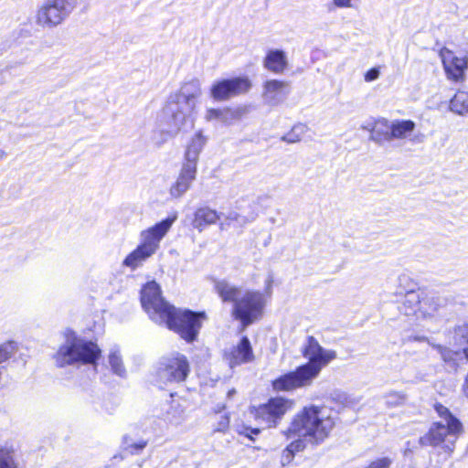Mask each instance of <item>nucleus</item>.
<instances>
[{"label":"nucleus","mask_w":468,"mask_h":468,"mask_svg":"<svg viewBox=\"0 0 468 468\" xmlns=\"http://www.w3.org/2000/svg\"><path fill=\"white\" fill-rule=\"evenodd\" d=\"M144 310L152 320L165 323L168 329L177 333L187 343L194 342L207 319L204 311L178 309L169 303L162 295L161 286L154 281L147 282L140 291Z\"/></svg>","instance_id":"f257e3e1"},{"label":"nucleus","mask_w":468,"mask_h":468,"mask_svg":"<svg viewBox=\"0 0 468 468\" xmlns=\"http://www.w3.org/2000/svg\"><path fill=\"white\" fill-rule=\"evenodd\" d=\"M201 95L200 82L192 79L185 82L180 90L171 94L159 116V128L170 136L193 128V112L197 100Z\"/></svg>","instance_id":"f03ea898"},{"label":"nucleus","mask_w":468,"mask_h":468,"mask_svg":"<svg viewBox=\"0 0 468 468\" xmlns=\"http://www.w3.org/2000/svg\"><path fill=\"white\" fill-rule=\"evenodd\" d=\"M303 356L308 359L307 363L272 381L271 386L275 391H291L310 386L322 368L336 357V353L324 349L314 336L310 335L303 348Z\"/></svg>","instance_id":"7ed1b4c3"},{"label":"nucleus","mask_w":468,"mask_h":468,"mask_svg":"<svg viewBox=\"0 0 468 468\" xmlns=\"http://www.w3.org/2000/svg\"><path fill=\"white\" fill-rule=\"evenodd\" d=\"M335 426L331 410L310 405L304 407L292 420L289 432L319 443L328 437Z\"/></svg>","instance_id":"20e7f679"},{"label":"nucleus","mask_w":468,"mask_h":468,"mask_svg":"<svg viewBox=\"0 0 468 468\" xmlns=\"http://www.w3.org/2000/svg\"><path fill=\"white\" fill-rule=\"evenodd\" d=\"M64 336V343L54 355L57 367L91 365L97 367L101 350L95 342L79 336L70 328L65 330Z\"/></svg>","instance_id":"39448f33"},{"label":"nucleus","mask_w":468,"mask_h":468,"mask_svg":"<svg viewBox=\"0 0 468 468\" xmlns=\"http://www.w3.org/2000/svg\"><path fill=\"white\" fill-rule=\"evenodd\" d=\"M190 373V364L187 357L180 353H173L162 356L154 366L152 383L160 388L168 385L179 384L186 380Z\"/></svg>","instance_id":"423d86ee"},{"label":"nucleus","mask_w":468,"mask_h":468,"mask_svg":"<svg viewBox=\"0 0 468 468\" xmlns=\"http://www.w3.org/2000/svg\"><path fill=\"white\" fill-rule=\"evenodd\" d=\"M265 304L266 299L262 292L247 291L238 298V290L236 289V320L240 322V332L261 320Z\"/></svg>","instance_id":"0eeeda50"},{"label":"nucleus","mask_w":468,"mask_h":468,"mask_svg":"<svg viewBox=\"0 0 468 468\" xmlns=\"http://www.w3.org/2000/svg\"><path fill=\"white\" fill-rule=\"evenodd\" d=\"M462 430L461 421H453V424L450 425L441 421L433 422L429 431L419 439V443L420 446L432 447L442 445L445 452H452Z\"/></svg>","instance_id":"6e6552de"},{"label":"nucleus","mask_w":468,"mask_h":468,"mask_svg":"<svg viewBox=\"0 0 468 468\" xmlns=\"http://www.w3.org/2000/svg\"><path fill=\"white\" fill-rule=\"evenodd\" d=\"M79 5V0H47L38 9L37 23L52 28L60 25Z\"/></svg>","instance_id":"1a4fd4ad"},{"label":"nucleus","mask_w":468,"mask_h":468,"mask_svg":"<svg viewBox=\"0 0 468 468\" xmlns=\"http://www.w3.org/2000/svg\"><path fill=\"white\" fill-rule=\"evenodd\" d=\"M293 405V400L283 397L271 398L266 403L254 408V416L268 428L276 427Z\"/></svg>","instance_id":"9d476101"},{"label":"nucleus","mask_w":468,"mask_h":468,"mask_svg":"<svg viewBox=\"0 0 468 468\" xmlns=\"http://www.w3.org/2000/svg\"><path fill=\"white\" fill-rule=\"evenodd\" d=\"M440 57L448 79L454 81H459L463 79L464 71L468 65L465 57L459 58L447 48L441 49Z\"/></svg>","instance_id":"9b49d317"},{"label":"nucleus","mask_w":468,"mask_h":468,"mask_svg":"<svg viewBox=\"0 0 468 468\" xmlns=\"http://www.w3.org/2000/svg\"><path fill=\"white\" fill-rule=\"evenodd\" d=\"M289 93V84L278 80H267L263 85L262 98L266 104L276 106L282 103Z\"/></svg>","instance_id":"f8f14e48"},{"label":"nucleus","mask_w":468,"mask_h":468,"mask_svg":"<svg viewBox=\"0 0 468 468\" xmlns=\"http://www.w3.org/2000/svg\"><path fill=\"white\" fill-rule=\"evenodd\" d=\"M197 169L191 165H184L181 168L176 181L170 187V195L174 198L181 197L189 188L192 182L196 179Z\"/></svg>","instance_id":"ddd939ff"},{"label":"nucleus","mask_w":468,"mask_h":468,"mask_svg":"<svg viewBox=\"0 0 468 468\" xmlns=\"http://www.w3.org/2000/svg\"><path fill=\"white\" fill-rule=\"evenodd\" d=\"M263 66L269 71L282 74L288 67L286 53L282 49H270L263 60Z\"/></svg>","instance_id":"4468645a"},{"label":"nucleus","mask_w":468,"mask_h":468,"mask_svg":"<svg viewBox=\"0 0 468 468\" xmlns=\"http://www.w3.org/2000/svg\"><path fill=\"white\" fill-rule=\"evenodd\" d=\"M370 132V139L376 143L390 141L391 122L385 118H379L363 126Z\"/></svg>","instance_id":"2eb2a0df"},{"label":"nucleus","mask_w":468,"mask_h":468,"mask_svg":"<svg viewBox=\"0 0 468 468\" xmlns=\"http://www.w3.org/2000/svg\"><path fill=\"white\" fill-rule=\"evenodd\" d=\"M421 303L420 292L415 291L413 285L406 292L399 311L406 316L416 314L417 312L421 314Z\"/></svg>","instance_id":"dca6fc26"},{"label":"nucleus","mask_w":468,"mask_h":468,"mask_svg":"<svg viewBox=\"0 0 468 468\" xmlns=\"http://www.w3.org/2000/svg\"><path fill=\"white\" fill-rule=\"evenodd\" d=\"M206 143V137L202 134L201 131H198L186 147L184 165H191L197 169L199 154Z\"/></svg>","instance_id":"f3484780"},{"label":"nucleus","mask_w":468,"mask_h":468,"mask_svg":"<svg viewBox=\"0 0 468 468\" xmlns=\"http://www.w3.org/2000/svg\"><path fill=\"white\" fill-rule=\"evenodd\" d=\"M218 218L219 217L216 210L208 207H201L195 211L191 224L194 229L201 232L207 226L216 223Z\"/></svg>","instance_id":"a211bd4d"},{"label":"nucleus","mask_w":468,"mask_h":468,"mask_svg":"<svg viewBox=\"0 0 468 468\" xmlns=\"http://www.w3.org/2000/svg\"><path fill=\"white\" fill-rule=\"evenodd\" d=\"M210 95L215 101H226L234 95V78L222 79L213 83Z\"/></svg>","instance_id":"6ab92c4d"},{"label":"nucleus","mask_w":468,"mask_h":468,"mask_svg":"<svg viewBox=\"0 0 468 468\" xmlns=\"http://www.w3.org/2000/svg\"><path fill=\"white\" fill-rule=\"evenodd\" d=\"M236 222H248L253 220L257 216V206L254 200L242 199L236 206Z\"/></svg>","instance_id":"aec40b11"},{"label":"nucleus","mask_w":468,"mask_h":468,"mask_svg":"<svg viewBox=\"0 0 468 468\" xmlns=\"http://www.w3.org/2000/svg\"><path fill=\"white\" fill-rule=\"evenodd\" d=\"M254 358L250 341L247 336H243L236 346V365L250 363Z\"/></svg>","instance_id":"412c9836"},{"label":"nucleus","mask_w":468,"mask_h":468,"mask_svg":"<svg viewBox=\"0 0 468 468\" xmlns=\"http://www.w3.org/2000/svg\"><path fill=\"white\" fill-rule=\"evenodd\" d=\"M452 335V344L462 349L468 360V323L456 325Z\"/></svg>","instance_id":"4be33fe9"},{"label":"nucleus","mask_w":468,"mask_h":468,"mask_svg":"<svg viewBox=\"0 0 468 468\" xmlns=\"http://www.w3.org/2000/svg\"><path fill=\"white\" fill-rule=\"evenodd\" d=\"M152 254L139 245L130 252L123 260L122 265L131 268L133 271L138 268L150 258Z\"/></svg>","instance_id":"5701e85b"},{"label":"nucleus","mask_w":468,"mask_h":468,"mask_svg":"<svg viewBox=\"0 0 468 468\" xmlns=\"http://www.w3.org/2000/svg\"><path fill=\"white\" fill-rule=\"evenodd\" d=\"M415 129V122L411 120H398L391 122L390 141L404 139Z\"/></svg>","instance_id":"b1692460"},{"label":"nucleus","mask_w":468,"mask_h":468,"mask_svg":"<svg viewBox=\"0 0 468 468\" xmlns=\"http://www.w3.org/2000/svg\"><path fill=\"white\" fill-rule=\"evenodd\" d=\"M452 112L463 115L468 113V88L459 90L450 101Z\"/></svg>","instance_id":"393cba45"},{"label":"nucleus","mask_w":468,"mask_h":468,"mask_svg":"<svg viewBox=\"0 0 468 468\" xmlns=\"http://www.w3.org/2000/svg\"><path fill=\"white\" fill-rule=\"evenodd\" d=\"M206 119L207 121H215L223 124H231L234 120V111L230 108L224 109H207L206 113Z\"/></svg>","instance_id":"a878e982"},{"label":"nucleus","mask_w":468,"mask_h":468,"mask_svg":"<svg viewBox=\"0 0 468 468\" xmlns=\"http://www.w3.org/2000/svg\"><path fill=\"white\" fill-rule=\"evenodd\" d=\"M215 288L223 303H230V315L234 317V286L225 280L217 281Z\"/></svg>","instance_id":"bb28decb"},{"label":"nucleus","mask_w":468,"mask_h":468,"mask_svg":"<svg viewBox=\"0 0 468 468\" xmlns=\"http://www.w3.org/2000/svg\"><path fill=\"white\" fill-rule=\"evenodd\" d=\"M177 219L176 213L166 217L161 221L155 223L153 227L149 228L147 230L151 232L154 236H155L159 240H161L165 234L169 231L174 222Z\"/></svg>","instance_id":"cd10ccee"},{"label":"nucleus","mask_w":468,"mask_h":468,"mask_svg":"<svg viewBox=\"0 0 468 468\" xmlns=\"http://www.w3.org/2000/svg\"><path fill=\"white\" fill-rule=\"evenodd\" d=\"M108 360H109L111 368L115 375H117L121 378L126 377V369L123 366L122 359L120 355L119 349H117V348L112 349L109 354Z\"/></svg>","instance_id":"c85d7f7f"},{"label":"nucleus","mask_w":468,"mask_h":468,"mask_svg":"<svg viewBox=\"0 0 468 468\" xmlns=\"http://www.w3.org/2000/svg\"><path fill=\"white\" fill-rule=\"evenodd\" d=\"M442 301L439 297H427L422 299L421 314L424 317L432 316L441 306Z\"/></svg>","instance_id":"c756f323"},{"label":"nucleus","mask_w":468,"mask_h":468,"mask_svg":"<svg viewBox=\"0 0 468 468\" xmlns=\"http://www.w3.org/2000/svg\"><path fill=\"white\" fill-rule=\"evenodd\" d=\"M146 446L147 441L140 440L138 441H133L128 435H124L122 438V447L130 454H139Z\"/></svg>","instance_id":"7c9ffc66"},{"label":"nucleus","mask_w":468,"mask_h":468,"mask_svg":"<svg viewBox=\"0 0 468 468\" xmlns=\"http://www.w3.org/2000/svg\"><path fill=\"white\" fill-rule=\"evenodd\" d=\"M308 131V128L303 123L295 124L292 130L282 137V140L288 143L293 144L302 140L303 135Z\"/></svg>","instance_id":"2f4dec72"},{"label":"nucleus","mask_w":468,"mask_h":468,"mask_svg":"<svg viewBox=\"0 0 468 468\" xmlns=\"http://www.w3.org/2000/svg\"><path fill=\"white\" fill-rule=\"evenodd\" d=\"M141 236L143 238V240L139 244V246L145 249L152 255L154 254V252L156 251V250L159 247V243L161 240H159V239H157L155 236H154L147 229L144 230L142 232Z\"/></svg>","instance_id":"473e14b6"},{"label":"nucleus","mask_w":468,"mask_h":468,"mask_svg":"<svg viewBox=\"0 0 468 468\" xmlns=\"http://www.w3.org/2000/svg\"><path fill=\"white\" fill-rule=\"evenodd\" d=\"M0 468H18L13 452L6 448H0Z\"/></svg>","instance_id":"72a5a7b5"},{"label":"nucleus","mask_w":468,"mask_h":468,"mask_svg":"<svg viewBox=\"0 0 468 468\" xmlns=\"http://www.w3.org/2000/svg\"><path fill=\"white\" fill-rule=\"evenodd\" d=\"M434 410L437 414L444 420L445 424H453V421H460L455 416L452 414L448 408L443 406L442 404L436 403L434 405Z\"/></svg>","instance_id":"f704fd0d"},{"label":"nucleus","mask_w":468,"mask_h":468,"mask_svg":"<svg viewBox=\"0 0 468 468\" xmlns=\"http://www.w3.org/2000/svg\"><path fill=\"white\" fill-rule=\"evenodd\" d=\"M385 399L388 406L397 407L405 402L406 397L401 392L390 391L385 396Z\"/></svg>","instance_id":"c9c22d12"},{"label":"nucleus","mask_w":468,"mask_h":468,"mask_svg":"<svg viewBox=\"0 0 468 468\" xmlns=\"http://www.w3.org/2000/svg\"><path fill=\"white\" fill-rule=\"evenodd\" d=\"M16 350V344L13 341L0 346V363L6 361Z\"/></svg>","instance_id":"e433bc0d"},{"label":"nucleus","mask_w":468,"mask_h":468,"mask_svg":"<svg viewBox=\"0 0 468 468\" xmlns=\"http://www.w3.org/2000/svg\"><path fill=\"white\" fill-rule=\"evenodd\" d=\"M432 346L441 354V358L445 362L453 361L455 356H458L460 351H452L450 348L443 346L441 345H432Z\"/></svg>","instance_id":"4c0bfd02"},{"label":"nucleus","mask_w":468,"mask_h":468,"mask_svg":"<svg viewBox=\"0 0 468 468\" xmlns=\"http://www.w3.org/2000/svg\"><path fill=\"white\" fill-rule=\"evenodd\" d=\"M251 88V81L248 77H236V94L245 93Z\"/></svg>","instance_id":"58836bf2"},{"label":"nucleus","mask_w":468,"mask_h":468,"mask_svg":"<svg viewBox=\"0 0 468 468\" xmlns=\"http://www.w3.org/2000/svg\"><path fill=\"white\" fill-rule=\"evenodd\" d=\"M230 422V413L225 412L223 415L219 416V420H218L217 427L215 431L225 432L229 427Z\"/></svg>","instance_id":"ea45409f"},{"label":"nucleus","mask_w":468,"mask_h":468,"mask_svg":"<svg viewBox=\"0 0 468 468\" xmlns=\"http://www.w3.org/2000/svg\"><path fill=\"white\" fill-rule=\"evenodd\" d=\"M392 460L388 457H382L373 461L367 468H389Z\"/></svg>","instance_id":"a19ab883"},{"label":"nucleus","mask_w":468,"mask_h":468,"mask_svg":"<svg viewBox=\"0 0 468 468\" xmlns=\"http://www.w3.org/2000/svg\"><path fill=\"white\" fill-rule=\"evenodd\" d=\"M337 8H356L359 0H332Z\"/></svg>","instance_id":"79ce46f5"},{"label":"nucleus","mask_w":468,"mask_h":468,"mask_svg":"<svg viewBox=\"0 0 468 468\" xmlns=\"http://www.w3.org/2000/svg\"><path fill=\"white\" fill-rule=\"evenodd\" d=\"M223 358L231 369L234 368V346L224 350Z\"/></svg>","instance_id":"37998d69"},{"label":"nucleus","mask_w":468,"mask_h":468,"mask_svg":"<svg viewBox=\"0 0 468 468\" xmlns=\"http://www.w3.org/2000/svg\"><path fill=\"white\" fill-rule=\"evenodd\" d=\"M379 75H380L379 68L374 67V68H371L370 69H368L365 73L364 79L367 82H371V81L378 80L379 78Z\"/></svg>","instance_id":"c03bdc74"},{"label":"nucleus","mask_w":468,"mask_h":468,"mask_svg":"<svg viewBox=\"0 0 468 468\" xmlns=\"http://www.w3.org/2000/svg\"><path fill=\"white\" fill-rule=\"evenodd\" d=\"M305 444L303 440H295L292 443H290L286 448H288L293 454L295 452H301L304 449Z\"/></svg>","instance_id":"a18cd8bd"},{"label":"nucleus","mask_w":468,"mask_h":468,"mask_svg":"<svg viewBox=\"0 0 468 468\" xmlns=\"http://www.w3.org/2000/svg\"><path fill=\"white\" fill-rule=\"evenodd\" d=\"M259 433L260 429L258 428H244L242 431H239V435H244L250 440H253L252 435H258Z\"/></svg>","instance_id":"49530a36"},{"label":"nucleus","mask_w":468,"mask_h":468,"mask_svg":"<svg viewBox=\"0 0 468 468\" xmlns=\"http://www.w3.org/2000/svg\"><path fill=\"white\" fill-rule=\"evenodd\" d=\"M293 456H294V454L288 448H286L282 452V458H281L282 464L285 465V464L290 463L291 461L292 460Z\"/></svg>","instance_id":"de8ad7c7"},{"label":"nucleus","mask_w":468,"mask_h":468,"mask_svg":"<svg viewBox=\"0 0 468 468\" xmlns=\"http://www.w3.org/2000/svg\"><path fill=\"white\" fill-rule=\"evenodd\" d=\"M399 284L401 285L402 283H410L411 282V280L410 279V277L406 274H402L399 277Z\"/></svg>","instance_id":"09e8293b"},{"label":"nucleus","mask_w":468,"mask_h":468,"mask_svg":"<svg viewBox=\"0 0 468 468\" xmlns=\"http://www.w3.org/2000/svg\"><path fill=\"white\" fill-rule=\"evenodd\" d=\"M463 392H464L465 396L468 398V373H467V377L465 378V383L463 386Z\"/></svg>","instance_id":"8fccbe9b"},{"label":"nucleus","mask_w":468,"mask_h":468,"mask_svg":"<svg viewBox=\"0 0 468 468\" xmlns=\"http://www.w3.org/2000/svg\"><path fill=\"white\" fill-rule=\"evenodd\" d=\"M224 410H225V405L224 404L221 405V406L220 405H217V410H215V412L217 414H220V413L223 412Z\"/></svg>","instance_id":"3c124183"},{"label":"nucleus","mask_w":468,"mask_h":468,"mask_svg":"<svg viewBox=\"0 0 468 468\" xmlns=\"http://www.w3.org/2000/svg\"><path fill=\"white\" fill-rule=\"evenodd\" d=\"M412 452V450L410 448V441L407 442V447L404 450V455L407 456Z\"/></svg>","instance_id":"603ef678"},{"label":"nucleus","mask_w":468,"mask_h":468,"mask_svg":"<svg viewBox=\"0 0 468 468\" xmlns=\"http://www.w3.org/2000/svg\"><path fill=\"white\" fill-rule=\"evenodd\" d=\"M234 394V388H231L228 391V397H231Z\"/></svg>","instance_id":"864d4df0"},{"label":"nucleus","mask_w":468,"mask_h":468,"mask_svg":"<svg viewBox=\"0 0 468 468\" xmlns=\"http://www.w3.org/2000/svg\"><path fill=\"white\" fill-rule=\"evenodd\" d=\"M415 339L418 341H422V340H425L426 338L424 336H420V337H415Z\"/></svg>","instance_id":"5fc2aeb1"},{"label":"nucleus","mask_w":468,"mask_h":468,"mask_svg":"<svg viewBox=\"0 0 468 468\" xmlns=\"http://www.w3.org/2000/svg\"><path fill=\"white\" fill-rule=\"evenodd\" d=\"M268 285H269V286H271V279H269V280H268Z\"/></svg>","instance_id":"6e6d98bb"},{"label":"nucleus","mask_w":468,"mask_h":468,"mask_svg":"<svg viewBox=\"0 0 468 468\" xmlns=\"http://www.w3.org/2000/svg\"><path fill=\"white\" fill-rule=\"evenodd\" d=\"M238 113H239V110L236 109V112H235L236 116L238 115Z\"/></svg>","instance_id":"4d7b16f0"}]
</instances>
